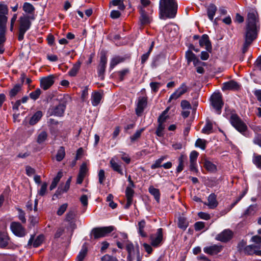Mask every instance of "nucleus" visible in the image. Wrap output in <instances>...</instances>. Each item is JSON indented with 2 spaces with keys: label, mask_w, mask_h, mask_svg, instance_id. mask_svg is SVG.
<instances>
[{
  "label": "nucleus",
  "mask_w": 261,
  "mask_h": 261,
  "mask_svg": "<svg viewBox=\"0 0 261 261\" xmlns=\"http://www.w3.org/2000/svg\"><path fill=\"white\" fill-rule=\"evenodd\" d=\"M107 63V58L105 54L101 55L100 57V63L97 68L98 74L99 76L103 75L106 70Z\"/></svg>",
  "instance_id": "aec40b11"
},
{
  "label": "nucleus",
  "mask_w": 261,
  "mask_h": 261,
  "mask_svg": "<svg viewBox=\"0 0 261 261\" xmlns=\"http://www.w3.org/2000/svg\"><path fill=\"white\" fill-rule=\"evenodd\" d=\"M124 60V58L120 56L114 57L111 60L110 64V68L111 69H113L117 65H118L120 63L123 62Z\"/></svg>",
  "instance_id": "c9c22d12"
},
{
  "label": "nucleus",
  "mask_w": 261,
  "mask_h": 261,
  "mask_svg": "<svg viewBox=\"0 0 261 261\" xmlns=\"http://www.w3.org/2000/svg\"><path fill=\"white\" fill-rule=\"evenodd\" d=\"M147 98L144 97H140L138 98L136 108V113L137 115L140 116L144 110L147 105Z\"/></svg>",
  "instance_id": "f8f14e48"
},
{
  "label": "nucleus",
  "mask_w": 261,
  "mask_h": 261,
  "mask_svg": "<svg viewBox=\"0 0 261 261\" xmlns=\"http://www.w3.org/2000/svg\"><path fill=\"white\" fill-rule=\"evenodd\" d=\"M186 58L187 60L188 64L191 62H193L194 65L196 66L200 62V61L196 57V55L192 51L189 50L186 53Z\"/></svg>",
  "instance_id": "5701e85b"
},
{
  "label": "nucleus",
  "mask_w": 261,
  "mask_h": 261,
  "mask_svg": "<svg viewBox=\"0 0 261 261\" xmlns=\"http://www.w3.org/2000/svg\"><path fill=\"white\" fill-rule=\"evenodd\" d=\"M80 67V64L77 63L74 64L72 68L70 69V70L68 72L69 75L70 76H74L77 74L79 69Z\"/></svg>",
  "instance_id": "8fccbe9b"
},
{
  "label": "nucleus",
  "mask_w": 261,
  "mask_h": 261,
  "mask_svg": "<svg viewBox=\"0 0 261 261\" xmlns=\"http://www.w3.org/2000/svg\"><path fill=\"white\" fill-rule=\"evenodd\" d=\"M43 240H44L43 235L41 234V235L38 236L33 242V247H35V248L39 247L43 243Z\"/></svg>",
  "instance_id": "5fc2aeb1"
},
{
  "label": "nucleus",
  "mask_w": 261,
  "mask_h": 261,
  "mask_svg": "<svg viewBox=\"0 0 261 261\" xmlns=\"http://www.w3.org/2000/svg\"><path fill=\"white\" fill-rule=\"evenodd\" d=\"M206 144V140L199 138L196 140L195 142V146L196 147H200L202 150H204L205 149Z\"/></svg>",
  "instance_id": "864d4df0"
},
{
  "label": "nucleus",
  "mask_w": 261,
  "mask_h": 261,
  "mask_svg": "<svg viewBox=\"0 0 261 261\" xmlns=\"http://www.w3.org/2000/svg\"><path fill=\"white\" fill-rule=\"evenodd\" d=\"M222 247L221 245H214L209 247H205L203 251L205 253L210 254H217L222 250Z\"/></svg>",
  "instance_id": "412c9836"
},
{
  "label": "nucleus",
  "mask_w": 261,
  "mask_h": 261,
  "mask_svg": "<svg viewBox=\"0 0 261 261\" xmlns=\"http://www.w3.org/2000/svg\"><path fill=\"white\" fill-rule=\"evenodd\" d=\"M252 162L257 167V168L261 169V155L254 153Z\"/></svg>",
  "instance_id": "a18cd8bd"
},
{
  "label": "nucleus",
  "mask_w": 261,
  "mask_h": 261,
  "mask_svg": "<svg viewBox=\"0 0 261 261\" xmlns=\"http://www.w3.org/2000/svg\"><path fill=\"white\" fill-rule=\"evenodd\" d=\"M110 166L115 172L121 175H123L121 165L119 163L116 156L112 158L110 161Z\"/></svg>",
  "instance_id": "2eb2a0df"
},
{
  "label": "nucleus",
  "mask_w": 261,
  "mask_h": 261,
  "mask_svg": "<svg viewBox=\"0 0 261 261\" xmlns=\"http://www.w3.org/2000/svg\"><path fill=\"white\" fill-rule=\"evenodd\" d=\"M54 76L49 75L40 79V87L46 90L49 89L54 83Z\"/></svg>",
  "instance_id": "9b49d317"
},
{
  "label": "nucleus",
  "mask_w": 261,
  "mask_h": 261,
  "mask_svg": "<svg viewBox=\"0 0 261 261\" xmlns=\"http://www.w3.org/2000/svg\"><path fill=\"white\" fill-rule=\"evenodd\" d=\"M148 191L150 194L154 197L156 202L159 203L161 196L159 189L155 188L152 186H151L148 188Z\"/></svg>",
  "instance_id": "c756f323"
},
{
  "label": "nucleus",
  "mask_w": 261,
  "mask_h": 261,
  "mask_svg": "<svg viewBox=\"0 0 261 261\" xmlns=\"http://www.w3.org/2000/svg\"><path fill=\"white\" fill-rule=\"evenodd\" d=\"M7 15H0V31H6V24L8 21Z\"/></svg>",
  "instance_id": "4c0bfd02"
},
{
  "label": "nucleus",
  "mask_w": 261,
  "mask_h": 261,
  "mask_svg": "<svg viewBox=\"0 0 261 261\" xmlns=\"http://www.w3.org/2000/svg\"><path fill=\"white\" fill-rule=\"evenodd\" d=\"M259 29L258 15L255 10H250L247 15L245 42L242 51L245 53L252 41L256 38Z\"/></svg>",
  "instance_id": "f257e3e1"
},
{
  "label": "nucleus",
  "mask_w": 261,
  "mask_h": 261,
  "mask_svg": "<svg viewBox=\"0 0 261 261\" xmlns=\"http://www.w3.org/2000/svg\"><path fill=\"white\" fill-rule=\"evenodd\" d=\"M253 142L261 147V134L255 135L253 139Z\"/></svg>",
  "instance_id": "774afa93"
},
{
  "label": "nucleus",
  "mask_w": 261,
  "mask_h": 261,
  "mask_svg": "<svg viewBox=\"0 0 261 261\" xmlns=\"http://www.w3.org/2000/svg\"><path fill=\"white\" fill-rule=\"evenodd\" d=\"M229 121L231 125L241 134L246 137H250L246 124L238 115L235 113H232L229 118Z\"/></svg>",
  "instance_id": "39448f33"
},
{
  "label": "nucleus",
  "mask_w": 261,
  "mask_h": 261,
  "mask_svg": "<svg viewBox=\"0 0 261 261\" xmlns=\"http://www.w3.org/2000/svg\"><path fill=\"white\" fill-rule=\"evenodd\" d=\"M87 253L86 247L83 246L79 254L77 256V261H83Z\"/></svg>",
  "instance_id": "09e8293b"
},
{
  "label": "nucleus",
  "mask_w": 261,
  "mask_h": 261,
  "mask_svg": "<svg viewBox=\"0 0 261 261\" xmlns=\"http://www.w3.org/2000/svg\"><path fill=\"white\" fill-rule=\"evenodd\" d=\"M165 129L164 124L159 123L156 130L155 134L159 137H163L164 135V130Z\"/></svg>",
  "instance_id": "13d9d810"
},
{
  "label": "nucleus",
  "mask_w": 261,
  "mask_h": 261,
  "mask_svg": "<svg viewBox=\"0 0 261 261\" xmlns=\"http://www.w3.org/2000/svg\"><path fill=\"white\" fill-rule=\"evenodd\" d=\"M47 184L43 182L41 186L40 189L38 191V194L41 196L45 195L47 191Z\"/></svg>",
  "instance_id": "680f3d73"
},
{
  "label": "nucleus",
  "mask_w": 261,
  "mask_h": 261,
  "mask_svg": "<svg viewBox=\"0 0 261 261\" xmlns=\"http://www.w3.org/2000/svg\"><path fill=\"white\" fill-rule=\"evenodd\" d=\"M10 228L13 233L17 237H23L27 234L25 228L18 222H12L10 224Z\"/></svg>",
  "instance_id": "9d476101"
},
{
  "label": "nucleus",
  "mask_w": 261,
  "mask_h": 261,
  "mask_svg": "<svg viewBox=\"0 0 261 261\" xmlns=\"http://www.w3.org/2000/svg\"><path fill=\"white\" fill-rule=\"evenodd\" d=\"M21 90V86L19 84H16L14 87L10 91L9 95L11 98L15 96L17 93Z\"/></svg>",
  "instance_id": "49530a36"
},
{
  "label": "nucleus",
  "mask_w": 261,
  "mask_h": 261,
  "mask_svg": "<svg viewBox=\"0 0 261 261\" xmlns=\"http://www.w3.org/2000/svg\"><path fill=\"white\" fill-rule=\"evenodd\" d=\"M110 4L114 6H117L121 11H123L125 9L124 0H112Z\"/></svg>",
  "instance_id": "79ce46f5"
},
{
  "label": "nucleus",
  "mask_w": 261,
  "mask_h": 261,
  "mask_svg": "<svg viewBox=\"0 0 261 261\" xmlns=\"http://www.w3.org/2000/svg\"><path fill=\"white\" fill-rule=\"evenodd\" d=\"M188 90V87L185 83H182L181 86L170 96L169 101L172 99H176L185 94Z\"/></svg>",
  "instance_id": "ddd939ff"
},
{
  "label": "nucleus",
  "mask_w": 261,
  "mask_h": 261,
  "mask_svg": "<svg viewBox=\"0 0 261 261\" xmlns=\"http://www.w3.org/2000/svg\"><path fill=\"white\" fill-rule=\"evenodd\" d=\"M199 45L201 47L205 46L208 52L212 51V47L207 35L203 34L199 40Z\"/></svg>",
  "instance_id": "f3484780"
},
{
  "label": "nucleus",
  "mask_w": 261,
  "mask_h": 261,
  "mask_svg": "<svg viewBox=\"0 0 261 261\" xmlns=\"http://www.w3.org/2000/svg\"><path fill=\"white\" fill-rule=\"evenodd\" d=\"M146 225V222L144 220H142L138 223V232L142 237H146L147 234L144 231V229Z\"/></svg>",
  "instance_id": "ea45409f"
},
{
  "label": "nucleus",
  "mask_w": 261,
  "mask_h": 261,
  "mask_svg": "<svg viewBox=\"0 0 261 261\" xmlns=\"http://www.w3.org/2000/svg\"><path fill=\"white\" fill-rule=\"evenodd\" d=\"M129 72V70L127 68L122 69V70L117 72L118 79L120 81H122L124 80V77Z\"/></svg>",
  "instance_id": "6e6d98bb"
},
{
  "label": "nucleus",
  "mask_w": 261,
  "mask_h": 261,
  "mask_svg": "<svg viewBox=\"0 0 261 261\" xmlns=\"http://www.w3.org/2000/svg\"><path fill=\"white\" fill-rule=\"evenodd\" d=\"M125 245H126V249L128 253V259H129L130 261H131L135 252L134 245L132 243L128 242V241L125 242Z\"/></svg>",
  "instance_id": "f704fd0d"
},
{
  "label": "nucleus",
  "mask_w": 261,
  "mask_h": 261,
  "mask_svg": "<svg viewBox=\"0 0 261 261\" xmlns=\"http://www.w3.org/2000/svg\"><path fill=\"white\" fill-rule=\"evenodd\" d=\"M217 10V7L214 4H210L207 7V15L209 19L212 21Z\"/></svg>",
  "instance_id": "bb28decb"
},
{
  "label": "nucleus",
  "mask_w": 261,
  "mask_h": 261,
  "mask_svg": "<svg viewBox=\"0 0 261 261\" xmlns=\"http://www.w3.org/2000/svg\"><path fill=\"white\" fill-rule=\"evenodd\" d=\"M65 110V106L63 105H59L56 106L53 110V114L58 116H62Z\"/></svg>",
  "instance_id": "a19ab883"
},
{
  "label": "nucleus",
  "mask_w": 261,
  "mask_h": 261,
  "mask_svg": "<svg viewBox=\"0 0 261 261\" xmlns=\"http://www.w3.org/2000/svg\"><path fill=\"white\" fill-rule=\"evenodd\" d=\"M18 211V218L22 223H25L26 222V219L25 218V213L20 208L17 209Z\"/></svg>",
  "instance_id": "0e129e2a"
},
{
  "label": "nucleus",
  "mask_w": 261,
  "mask_h": 261,
  "mask_svg": "<svg viewBox=\"0 0 261 261\" xmlns=\"http://www.w3.org/2000/svg\"><path fill=\"white\" fill-rule=\"evenodd\" d=\"M63 176V173L62 171H60L58 172L56 176L53 179V180L49 187L50 190H53L57 186V184L60 180L61 178Z\"/></svg>",
  "instance_id": "473e14b6"
},
{
  "label": "nucleus",
  "mask_w": 261,
  "mask_h": 261,
  "mask_svg": "<svg viewBox=\"0 0 261 261\" xmlns=\"http://www.w3.org/2000/svg\"><path fill=\"white\" fill-rule=\"evenodd\" d=\"M139 8L140 14L139 20L141 24L146 25L150 23L151 21V17L147 14L146 12L143 8L139 7Z\"/></svg>",
  "instance_id": "dca6fc26"
},
{
  "label": "nucleus",
  "mask_w": 261,
  "mask_h": 261,
  "mask_svg": "<svg viewBox=\"0 0 261 261\" xmlns=\"http://www.w3.org/2000/svg\"><path fill=\"white\" fill-rule=\"evenodd\" d=\"M100 261H118V260L116 257L107 254L101 257Z\"/></svg>",
  "instance_id": "052dcab7"
},
{
  "label": "nucleus",
  "mask_w": 261,
  "mask_h": 261,
  "mask_svg": "<svg viewBox=\"0 0 261 261\" xmlns=\"http://www.w3.org/2000/svg\"><path fill=\"white\" fill-rule=\"evenodd\" d=\"M246 242L243 240L238 245V250L246 255H253L261 256V250H259L258 247L254 245L246 246Z\"/></svg>",
  "instance_id": "423d86ee"
},
{
  "label": "nucleus",
  "mask_w": 261,
  "mask_h": 261,
  "mask_svg": "<svg viewBox=\"0 0 261 261\" xmlns=\"http://www.w3.org/2000/svg\"><path fill=\"white\" fill-rule=\"evenodd\" d=\"M216 198L217 196L214 193L211 194L207 198V202H205L204 204L207 205L211 209L216 208L218 204Z\"/></svg>",
  "instance_id": "4be33fe9"
},
{
  "label": "nucleus",
  "mask_w": 261,
  "mask_h": 261,
  "mask_svg": "<svg viewBox=\"0 0 261 261\" xmlns=\"http://www.w3.org/2000/svg\"><path fill=\"white\" fill-rule=\"evenodd\" d=\"M145 128L144 127L137 130L136 132L129 138L131 142L133 143L137 141L140 138L141 134L145 130Z\"/></svg>",
  "instance_id": "e433bc0d"
},
{
  "label": "nucleus",
  "mask_w": 261,
  "mask_h": 261,
  "mask_svg": "<svg viewBox=\"0 0 261 261\" xmlns=\"http://www.w3.org/2000/svg\"><path fill=\"white\" fill-rule=\"evenodd\" d=\"M167 158V155L162 156L160 158L156 160L154 163L151 165V168L155 169L159 167H162V162Z\"/></svg>",
  "instance_id": "58836bf2"
},
{
  "label": "nucleus",
  "mask_w": 261,
  "mask_h": 261,
  "mask_svg": "<svg viewBox=\"0 0 261 261\" xmlns=\"http://www.w3.org/2000/svg\"><path fill=\"white\" fill-rule=\"evenodd\" d=\"M65 152L64 147L62 146L60 147L57 153L56 159V160L60 162L63 159L65 156Z\"/></svg>",
  "instance_id": "de8ad7c7"
},
{
  "label": "nucleus",
  "mask_w": 261,
  "mask_h": 261,
  "mask_svg": "<svg viewBox=\"0 0 261 261\" xmlns=\"http://www.w3.org/2000/svg\"><path fill=\"white\" fill-rule=\"evenodd\" d=\"M98 181L100 184L103 183L105 180V172L103 169H100L98 172Z\"/></svg>",
  "instance_id": "69168bd1"
},
{
  "label": "nucleus",
  "mask_w": 261,
  "mask_h": 261,
  "mask_svg": "<svg viewBox=\"0 0 261 261\" xmlns=\"http://www.w3.org/2000/svg\"><path fill=\"white\" fill-rule=\"evenodd\" d=\"M239 88L240 85L237 82L234 81H230L223 84L222 90H236L239 89Z\"/></svg>",
  "instance_id": "b1692460"
},
{
  "label": "nucleus",
  "mask_w": 261,
  "mask_h": 261,
  "mask_svg": "<svg viewBox=\"0 0 261 261\" xmlns=\"http://www.w3.org/2000/svg\"><path fill=\"white\" fill-rule=\"evenodd\" d=\"M8 14V6L4 2H0V15H7Z\"/></svg>",
  "instance_id": "bf43d9fd"
},
{
  "label": "nucleus",
  "mask_w": 261,
  "mask_h": 261,
  "mask_svg": "<svg viewBox=\"0 0 261 261\" xmlns=\"http://www.w3.org/2000/svg\"><path fill=\"white\" fill-rule=\"evenodd\" d=\"M169 108H167L162 113V114L159 117L158 121L159 123L161 124H164L165 122L166 121L167 119V116H166V114L167 113L168 111H169Z\"/></svg>",
  "instance_id": "603ef678"
},
{
  "label": "nucleus",
  "mask_w": 261,
  "mask_h": 261,
  "mask_svg": "<svg viewBox=\"0 0 261 261\" xmlns=\"http://www.w3.org/2000/svg\"><path fill=\"white\" fill-rule=\"evenodd\" d=\"M232 232L229 229H225L220 233L218 234L216 239L223 242H226L229 241L232 237Z\"/></svg>",
  "instance_id": "4468645a"
},
{
  "label": "nucleus",
  "mask_w": 261,
  "mask_h": 261,
  "mask_svg": "<svg viewBox=\"0 0 261 261\" xmlns=\"http://www.w3.org/2000/svg\"><path fill=\"white\" fill-rule=\"evenodd\" d=\"M213 125L211 122L207 121L205 125L202 129L201 132L205 134H210L212 132Z\"/></svg>",
  "instance_id": "c03bdc74"
},
{
  "label": "nucleus",
  "mask_w": 261,
  "mask_h": 261,
  "mask_svg": "<svg viewBox=\"0 0 261 261\" xmlns=\"http://www.w3.org/2000/svg\"><path fill=\"white\" fill-rule=\"evenodd\" d=\"M102 97V94L99 92H95L93 93L91 96L92 105L93 106H97L100 102Z\"/></svg>",
  "instance_id": "cd10ccee"
},
{
  "label": "nucleus",
  "mask_w": 261,
  "mask_h": 261,
  "mask_svg": "<svg viewBox=\"0 0 261 261\" xmlns=\"http://www.w3.org/2000/svg\"><path fill=\"white\" fill-rule=\"evenodd\" d=\"M134 190L129 186H127L125 190V196L127 199V202L124 206L125 208H128L132 205L133 202V198L134 195Z\"/></svg>",
  "instance_id": "a211bd4d"
},
{
  "label": "nucleus",
  "mask_w": 261,
  "mask_h": 261,
  "mask_svg": "<svg viewBox=\"0 0 261 261\" xmlns=\"http://www.w3.org/2000/svg\"><path fill=\"white\" fill-rule=\"evenodd\" d=\"M23 10L29 15H34L35 7L30 3L25 2L23 5Z\"/></svg>",
  "instance_id": "2f4dec72"
},
{
  "label": "nucleus",
  "mask_w": 261,
  "mask_h": 261,
  "mask_svg": "<svg viewBox=\"0 0 261 261\" xmlns=\"http://www.w3.org/2000/svg\"><path fill=\"white\" fill-rule=\"evenodd\" d=\"M199 155V153L195 151H192L190 154V168L191 171H196L197 167V159Z\"/></svg>",
  "instance_id": "6ab92c4d"
},
{
  "label": "nucleus",
  "mask_w": 261,
  "mask_h": 261,
  "mask_svg": "<svg viewBox=\"0 0 261 261\" xmlns=\"http://www.w3.org/2000/svg\"><path fill=\"white\" fill-rule=\"evenodd\" d=\"M9 237L7 233L4 232H0V247L5 248L9 243Z\"/></svg>",
  "instance_id": "c85d7f7f"
},
{
  "label": "nucleus",
  "mask_w": 261,
  "mask_h": 261,
  "mask_svg": "<svg viewBox=\"0 0 261 261\" xmlns=\"http://www.w3.org/2000/svg\"><path fill=\"white\" fill-rule=\"evenodd\" d=\"M205 224L203 222H197L194 224V228L196 231H199L204 228Z\"/></svg>",
  "instance_id": "338daca9"
},
{
  "label": "nucleus",
  "mask_w": 261,
  "mask_h": 261,
  "mask_svg": "<svg viewBox=\"0 0 261 261\" xmlns=\"http://www.w3.org/2000/svg\"><path fill=\"white\" fill-rule=\"evenodd\" d=\"M161 85L162 84L158 82H151L150 83V86L151 87L152 91L155 93L158 91Z\"/></svg>",
  "instance_id": "e2e57ef3"
},
{
  "label": "nucleus",
  "mask_w": 261,
  "mask_h": 261,
  "mask_svg": "<svg viewBox=\"0 0 261 261\" xmlns=\"http://www.w3.org/2000/svg\"><path fill=\"white\" fill-rule=\"evenodd\" d=\"M177 226L183 230H185L189 226V222L184 216H179L177 219Z\"/></svg>",
  "instance_id": "393cba45"
},
{
  "label": "nucleus",
  "mask_w": 261,
  "mask_h": 261,
  "mask_svg": "<svg viewBox=\"0 0 261 261\" xmlns=\"http://www.w3.org/2000/svg\"><path fill=\"white\" fill-rule=\"evenodd\" d=\"M35 19L34 16L23 15L18 20L17 38L18 41H21L24 39L25 33L30 29L32 22Z\"/></svg>",
  "instance_id": "7ed1b4c3"
},
{
  "label": "nucleus",
  "mask_w": 261,
  "mask_h": 261,
  "mask_svg": "<svg viewBox=\"0 0 261 261\" xmlns=\"http://www.w3.org/2000/svg\"><path fill=\"white\" fill-rule=\"evenodd\" d=\"M114 229V227L113 226L94 228L91 231V238L98 239L105 237L112 232Z\"/></svg>",
  "instance_id": "0eeeda50"
},
{
  "label": "nucleus",
  "mask_w": 261,
  "mask_h": 261,
  "mask_svg": "<svg viewBox=\"0 0 261 261\" xmlns=\"http://www.w3.org/2000/svg\"><path fill=\"white\" fill-rule=\"evenodd\" d=\"M211 105L218 114H220L223 105L222 95L220 93H214L211 97Z\"/></svg>",
  "instance_id": "6e6552de"
},
{
  "label": "nucleus",
  "mask_w": 261,
  "mask_h": 261,
  "mask_svg": "<svg viewBox=\"0 0 261 261\" xmlns=\"http://www.w3.org/2000/svg\"><path fill=\"white\" fill-rule=\"evenodd\" d=\"M42 112L40 111H37L30 118V124L33 125L36 124L42 117Z\"/></svg>",
  "instance_id": "7c9ffc66"
},
{
  "label": "nucleus",
  "mask_w": 261,
  "mask_h": 261,
  "mask_svg": "<svg viewBox=\"0 0 261 261\" xmlns=\"http://www.w3.org/2000/svg\"><path fill=\"white\" fill-rule=\"evenodd\" d=\"M177 7L175 0H160V18L163 19L174 18L177 13Z\"/></svg>",
  "instance_id": "f03ea898"
},
{
  "label": "nucleus",
  "mask_w": 261,
  "mask_h": 261,
  "mask_svg": "<svg viewBox=\"0 0 261 261\" xmlns=\"http://www.w3.org/2000/svg\"><path fill=\"white\" fill-rule=\"evenodd\" d=\"M257 209V204H252L250 205L243 213V216L247 217L253 216L255 214Z\"/></svg>",
  "instance_id": "a878e982"
},
{
  "label": "nucleus",
  "mask_w": 261,
  "mask_h": 261,
  "mask_svg": "<svg viewBox=\"0 0 261 261\" xmlns=\"http://www.w3.org/2000/svg\"><path fill=\"white\" fill-rule=\"evenodd\" d=\"M47 137V133L45 131H42L38 136L37 141L39 144H41L46 140Z\"/></svg>",
  "instance_id": "3c124183"
},
{
  "label": "nucleus",
  "mask_w": 261,
  "mask_h": 261,
  "mask_svg": "<svg viewBox=\"0 0 261 261\" xmlns=\"http://www.w3.org/2000/svg\"><path fill=\"white\" fill-rule=\"evenodd\" d=\"M41 93V90L40 89L38 88L35 91L32 92L29 95H30V98L34 100H36V99H37L39 98Z\"/></svg>",
  "instance_id": "4d7b16f0"
},
{
  "label": "nucleus",
  "mask_w": 261,
  "mask_h": 261,
  "mask_svg": "<svg viewBox=\"0 0 261 261\" xmlns=\"http://www.w3.org/2000/svg\"><path fill=\"white\" fill-rule=\"evenodd\" d=\"M203 166L208 172H215L217 171V166L210 161L205 160Z\"/></svg>",
  "instance_id": "72a5a7b5"
},
{
  "label": "nucleus",
  "mask_w": 261,
  "mask_h": 261,
  "mask_svg": "<svg viewBox=\"0 0 261 261\" xmlns=\"http://www.w3.org/2000/svg\"><path fill=\"white\" fill-rule=\"evenodd\" d=\"M65 191V186L62 185L59 187L58 190L56 191L55 194L53 196V200H55L57 198L61 197V195Z\"/></svg>",
  "instance_id": "37998d69"
},
{
  "label": "nucleus",
  "mask_w": 261,
  "mask_h": 261,
  "mask_svg": "<svg viewBox=\"0 0 261 261\" xmlns=\"http://www.w3.org/2000/svg\"><path fill=\"white\" fill-rule=\"evenodd\" d=\"M77 210L75 208L69 210L66 215V237L68 236V244H70V240L74 230L76 228Z\"/></svg>",
  "instance_id": "20e7f679"
},
{
  "label": "nucleus",
  "mask_w": 261,
  "mask_h": 261,
  "mask_svg": "<svg viewBox=\"0 0 261 261\" xmlns=\"http://www.w3.org/2000/svg\"><path fill=\"white\" fill-rule=\"evenodd\" d=\"M163 240V229L160 228L157 229L155 234H152L150 236V243L152 246L158 247L161 245Z\"/></svg>",
  "instance_id": "1a4fd4ad"
}]
</instances>
